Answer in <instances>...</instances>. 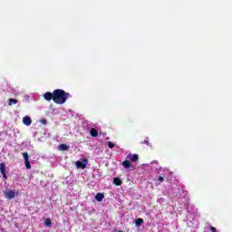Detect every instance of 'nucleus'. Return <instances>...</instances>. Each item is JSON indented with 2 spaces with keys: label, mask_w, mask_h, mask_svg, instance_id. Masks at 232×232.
<instances>
[{
  "label": "nucleus",
  "mask_w": 232,
  "mask_h": 232,
  "mask_svg": "<svg viewBox=\"0 0 232 232\" xmlns=\"http://www.w3.org/2000/svg\"><path fill=\"white\" fill-rule=\"evenodd\" d=\"M68 99H70V93L64 92V90L56 89L53 91V102L55 104H64Z\"/></svg>",
  "instance_id": "1"
},
{
  "label": "nucleus",
  "mask_w": 232,
  "mask_h": 232,
  "mask_svg": "<svg viewBox=\"0 0 232 232\" xmlns=\"http://www.w3.org/2000/svg\"><path fill=\"white\" fill-rule=\"evenodd\" d=\"M88 164V160H83V161H76V168L80 169H86Z\"/></svg>",
  "instance_id": "2"
},
{
  "label": "nucleus",
  "mask_w": 232,
  "mask_h": 232,
  "mask_svg": "<svg viewBox=\"0 0 232 232\" xmlns=\"http://www.w3.org/2000/svg\"><path fill=\"white\" fill-rule=\"evenodd\" d=\"M0 172L3 175V179H8V176H6V165H5V162L0 163Z\"/></svg>",
  "instance_id": "3"
},
{
  "label": "nucleus",
  "mask_w": 232,
  "mask_h": 232,
  "mask_svg": "<svg viewBox=\"0 0 232 232\" xmlns=\"http://www.w3.org/2000/svg\"><path fill=\"white\" fill-rule=\"evenodd\" d=\"M5 198H8L9 200H12L13 198H15V191L10 189L8 191L5 192Z\"/></svg>",
  "instance_id": "4"
},
{
  "label": "nucleus",
  "mask_w": 232,
  "mask_h": 232,
  "mask_svg": "<svg viewBox=\"0 0 232 232\" xmlns=\"http://www.w3.org/2000/svg\"><path fill=\"white\" fill-rule=\"evenodd\" d=\"M127 159L130 161V162H137L139 160V154H129L127 156Z\"/></svg>",
  "instance_id": "5"
},
{
  "label": "nucleus",
  "mask_w": 232,
  "mask_h": 232,
  "mask_svg": "<svg viewBox=\"0 0 232 232\" xmlns=\"http://www.w3.org/2000/svg\"><path fill=\"white\" fill-rule=\"evenodd\" d=\"M44 98L45 99V101H53V93L50 92H47L44 94Z\"/></svg>",
  "instance_id": "6"
},
{
  "label": "nucleus",
  "mask_w": 232,
  "mask_h": 232,
  "mask_svg": "<svg viewBox=\"0 0 232 232\" xmlns=\"http://www.w3.org/2000/svg\"><path fill=\"white\" fill-rule=\"evenodd\" d=\"M23 123L24 124V126H30V124H32V118L24 116L23 118Z\"/></svg>",
  "instance_id": "7"
},
{
  "label": "nucleus",
  "mask_w": 232,
  "mask_h": 232,
  "mask_svg": "<svg viewBox=\"0 0 232 232\" xmlns=\"http://www.w3.org/2000/svg\"><path fill=\"white\" fill-rule=\"evenodd\" d=\"M58 150L60 151H68V150H70V147L66 144H60L59 147H58Z\"/></svg>",
  "instance_id": "8"
},
{
  "label": "nucleus",
  "mask_w": 232,
  "mask_h": 232,
  "mask_svg": "<svg viewBox=\"0 0 232 232\" xmlns=\"http://www.w3.org/2000/svg\"><path fill=\"white\" fill-rule=\"evenodd\" d=\"M121 166H123V168H125V169H130V166H131V161L126 160L121 163Z\"/></svg>",
  "instance_id": "9"
},
{
  "label": "nucleus",
  "mask_w": 232,
  "mask_h": 232,
  "mask_svg": "<svg viewBox=\"0 0 232 232\" xmlns=\"http://www.w3.org/2000/svg\"><path fill=\"white\" fill-rule=\"evenodd\" d=\"M95 199L97 200V202H102V200L104 199V194L97 193L95 196Z\"/></svg>",
  "instance_id": "10"
},
{
  "label": "nucleus",
  "mask_w": 232,
  "mask_h": 232,
  "mask_svg": "<svg viewBox=\"0 0 232 232\" xmlns=\"http://www.w3.org/2000/svg\"><path fill=\"white\" fill-rule=\"evenodd\" d=\"M91 137H99V131L96 129H91L90 130Z\"/></svg>",
  "instance_id": "11"
},
{
  "label": "nucleus",
  "mask_w": 232,
  "mask_h": 232,
  "mask_svg": "<svg viewBox=\"0 0 232 232\" xmlns=\"http://www.w3.org/2000/svg\"><path fill=\"white\" fill-rule=\"evenodd\" d=\"M113 184L115 186H122V180L120 178H114Z\"/></svg>",
  "instance_id": "12"
},
{
  "label": "nucleus",
  "mask_w": 232,
  "mask_h": 232,
  "mask_svg": "<svg viewBox=\"0 0 232 232\" xmlns=\"http://www.w3.org/2000/svg\"><path fill=\"white\" fill-rule=\"evenodd\" d=\"M136 226L139 227L140 226H142L144 224V219L143 218H138L135 220Z\"/></svg>",
  "instance_id": "13"
},
{
  "label": "nucleus",
  "mask_w": 232,
  "mask_h": 232,
  "mask_svg": "<svg viewBox=\"0 0 232 232\" xmlns=\"http://www.w3.org/2000/svg\"><path fill=\"white\" fill-rule=\"evenodd\" d=\"M8 102H9L8 105L12 106V104H17L19 102L16 99L10 98L8 100Z\"/></svg>",
  "instance_id": "14"
},
{
  "label": "nucleus",
  "mask_w": 232,
  "mask_h": 232,
  "mask_svg": "<svg viewBox=\"0 0 232 232\" xmlns=\"http://www.w3.org/2000/svg\"><path fill=\"white\" fill-rule=\"evenodd\" d=\"M44 226H47V227H50V226H52V219L46 218L44 221Z\"/></svg>",
  "instance_id": "15"
},
{
  "label": "nucleus",
  "mask_w": 232,
  "mask_h": 232,
  "mask_svg": "<svg viewBox=\"0 0 232 232\" xmlns=\"http://www.w3.org/2000/svg\"><path fill=\"white\" fill-rule=\"evenodd\" d=\"M24 165L26 169H32V165L30 164V160L24 161Z\"/></svg>",
  "instance_id": "16"
},
{
  "label": "nucleus",
  "mask_w": 232,
  "mask_h": 232,
  "mask_svg": "<svg viewBox=\"0 0 232 232\" xmlns=\"http://www.w3.org/2000/svg\"><path fill=\"white\" fill-rule=\"evenodd\" d=\"M140 144H146L147 146H150V138H146L140 142Z\"/></svg>",
  "instance_id": "17"
},
{
  "label": "nucleus",
  "mask_w": 232,
  "mask_h": 232,
  "mask_svg": "<svg viewBox=\"0 0 232 232\" xmlns=\"http://www.w3.org/2000/svg\"><path fill=\"white\" fill-rule=\"evenodd\" d=\"M23 157H24V161L29 160L28 152H23Z\"/></svg>",
  "instance_id": "18"
},
{
  "label": "nucleus",
  "mask_w": 232,
  "mask_h": 232,
  "mask_svg": "<svg viewBox=\"0 0 232 232\" xmlns=\"http://www.w3.org/2000/svg\"><path fill=\"white\" fill-rule=\"evenodd\" d=\"M108 146L111 150H113V148H115V143L111 142V141H109L108 142Z\"/></svg>",
  "instance_id": "19"
},
{
  "label": "nucleus",
  "mask_w": 232,
  "mask_h": 232,
  "mask_svg": "<svg viewBox=\"0 0 232 232\" xmlns=\"http://www.w3.org/2000/svg\"><path fill=\"white\" fill-rule=\"evenodd\" d=\"M158 180H160V182H164V177L162 176H160Z\"/></svg>",
  "instance_id": "20"
},
{
  "label": "nucleus",
  "mask_w": 232,
  "mask_h": 232,
  "mask_svg": "<svg viewBox=\"0 0 232 232\" xmlns=\"http://www.w3.org/2000/svg\"><path fill=\"white\" fill-rule=\"evenodd\" d=\"M210 231H211V232H217V228H216L215 227H210Z\"/></svg>",
  "instance_id": "21"
},
{
  "label": "nucleus",
  "mask_w": 232,
  "mask_h": 232,
  "mask_svg": "<svg viewBox=\"0 0 232 232\" xmlns=\"http://www.w3.org/2000/svg\"><path fill=\"white\" fill-rule=\"evenodd\" d=\"M41 122H42V124H46V120L45 119H42Z\"/></svg>",
  "instance_id": "22"
}]
</instances>
